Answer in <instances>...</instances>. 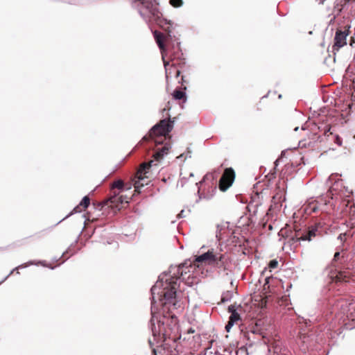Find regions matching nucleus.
<instances>
[{
	"mask_svg": "<svg viewBox=\"0 0 355 355\" xmlns=\"http://www.w3.org/2000/svg\"><path fill=\"white\" fill-rule=\"evenodd\" d=\"M291 287H292V284H289L288 285V286H287L286 291H288V289L291 288Z\"/></svg>",
	"mask_w": 355,
	"mask_h": 355,
	"instance_id": "7c9ffc66",
	"label": "nucleus"
},
{
	"mask_svg": "<svg viewBox=\"0 0 355 355\" xmlns=\"http://www.w3.org/2000/svg\"><path fill=\"white\" fill-rule=\"evenodd\" d=\"M239 320H240V315L237 313V311L231 313V315L229 318V320L232 321L234 323Z\"/></svg>",
	"mask_w": 355,
	"mask_h": 355,
	"instance_id": "2eb2a0df",
	"label": "nucleus"
},
{
	"mask_svg": "<svg viewBox=\"0 0 355 355\" xmlns=\"http://www.w3.org/2000/svg\"><path fill=\"white\" fill-rule=\"evenodd\" d=\"M66 218H67V217L66 216L65 218H64L62 219V220H63L64 219H65ZM61 222H62V220H59V223H61Z\"/></svg>",
	"mask_w": 355,
	"mask_h": 355,
	"instance_id": "a19ab883",
	"label": "nucleus"
},
{
	"mask_svg": "<svg viewBox=\"0 0 355 355\" xmlns=\"http://www.w3.org/2000/svg\"><path fill=\"white\" fill-rule=\"evenodd\" d=\"M187 182V178L184 177L181 178L178 182V187H183Z\"/></svg>",
	"mask_w": 355,
	"mask_h": 355,
	"instance_id": "6ab92c4d",
	"label": "nucleus"
},
{
	"mask_svg": "<svg viewBox=\"0 0 355 355\" xmlns=\"http://www.w3.org/2000/svg\"><path fill=\"white\" fill-rule=\"evenodd\" d=\"M133 6L146 22H158L162 16L155 0H135Z\"/></svg>",
	"mask_w": 355,
	"mask_h": 355,
	"instance_id": "f03ea898",
	"label": "nucleus"
},
{
	"mask_svg": "<svg viewBox=\"0 0 355 355\" xmlns=\"http://www.w3.org/2000/svg\"><path fill=\"white\" fill-rule=\"evenodd\" d=\"M191 266L190 261H186L178 266H171L168 272L162 273L155 285L151 288V319L150 326L153 341L157 342L166 334L164 322L161 321L157 311L159 308L171 311L180 305L177 300V289L180 286V277L187 272L184 268Z\"/></svg>",
	"mask_w": 355,
	"mask_h": 355,
	"instance_id": "f257e3e1",
	"label": "nucleus"
},
{
	"mask_svg": "<svg viewBox=\"0 0 355 355\" xmlns=\"http://www.w3.org/2000/svg\"><path fill=\"white\" fill-rule=\"evenodd\" d=\"M173 128V121L166 119L161 120L158 123L153 125L150 130V135L165 136L168 135Z\"/></svg>",
	"mask_w": 355,
	"mask_h": 355,
	"instance_id": "39448f33",
	"label": "nucleus"
},
{
	"mask_svg": "<svg viewBox=\"0 0 355 355\" xmlns=\"http://www.w3.org/2000/svg\"><path fill=\"white\" fill-rule=\"evenodd\" d=\"M119 201L122 203V202H123V196H120V197L119 198Z\"/></svg>",
	"mask_w": 355,
	"mask_h": 355,
	"instance_id": "2f4dec72",
	"label": "nucleus"
},
{
	"mask_svg": "<svg viewBox=\"0 0 355 355\" xmlns=\"http://www.w3.org/2000/svg\"><path fill=\"white\" fill-rule=\"evenodd\" d=\"M270 279V277H266L265 279V285L264 286H266V284H268L269 283Z\"/></svg>",
	"mask_w": 355,
	"mask_h": 355,
	"instance_id": "c85d7f7f",
	"label": "nucleus"
},
{
	"mask_svg": "<svg viewBox=\"0 0 355 355\" xmlns=\"http://www.w3.org/2000/svg\"><path fill=\"white\" fill-rule=\"evenodd\" d=\"M335 142L338 146H341L342 145V139L339 136L337 135L335 137Z\"/></svg>",
	"mask_w": 355,
	"mask_h": 355,
	"instance_id": "5701e85b",
	"label": "nucleus"
},
{
	"mask_svg": "<svg viewBox=\"0 0 355 355\" xmlns=\"http://www.w3.org/2000/svg\"><path fill=\"white\" fill-rule=\"evenodd\" d=\"M112 188L122 189L123 188V182L121 180H118L115 181L112 184Z\"/></svg>",
	"mask_w": 355,
	"mask_h": 355,
	"instance_id": "dca6fc26",
	"label": "nucleus"
},
{
	"mask_svg": "<svg viewBox=\"0 0 355 355\" xmlns=\"http://www.w3.org/2000/svg\"><path fill=\"white\" fill-rule=\"evenodd\" d=\"M235 173L232 168H226L219 181V188L221 191H226L233 183Z\"/></svg>",
	"mask_w": 355,
	"mask_h": 355,
	"instance_id": "423d86ee",
	"label": "nucleus"
},
{
	"mask_svg": "<svg viewBox=\"0 0 355 355\" xmlns=\"http://www.w3.org/2000/svg\"><path fill=\"white\" fill-rule=\"evenodd\" d=\"M316 210H317V207H313L312 208V211H313V212H315V211H316Z\"/></svg>",
	"mask_w": 355,
	"mask_h": 355,
	"instance_id": "f704fd0d",
	"label": "nucleus"
},
{
	"mask_svg": "<svg viewBox=\"0 0 355 355\" xmlns=\"http://www.w3.org/2000/svg\"><path fill=\"white\" fill-rule=\"evenodd\" d=\"M230 294L226 293L225 295H223L221 300L223 302H225L228 301L230 300Z\"/></svg>",
	"mask_w": 355,
	"mask_h": 355,
	"instance_id": "412c9836",
	"label": "nucleus"
},
{
	"mask_svg": "<svg viewBox=\"0 0 355 355\" xmlns=\"http://www.w3.org/2000/svg\"><path fill=\"white\" fill-rule=\"evenodd\" d=\"M162 59H163L164 65V67H165V69H166V73H167L166 67H167V65H168L169 62L165 60L164 56L163 54H162Z\"/></svg>",
	"mask_w": 355,
	"mask_h": 355,
	"instance_id": "b1692460",
	"label": "nucleus"
},
{
	"mask_svg": "<svg viewBox=\"0 0 355 355\" xmlns=\"http://www.w3.org/2000/svg\"><path fill=\"white\" fill-rule=\"evenodd\" d=\"M228 311L231 313H234L236 311V306L235 305H230L228 307Z\"/></svg>",
	"mask_w": 355,
	"mask_h": 355,
	"instance_id": "4be33fe9",
	"label": "nucleus"
},
{
	"mask_svg": "<svg viewBox=\"0 0 355 355\" xmlns=\"http://www.w3.org/2000/svg\"><path fill=\"white\" fill-rule=\"evenodd\" d=\"M321 228L320 223L315 224L309 227L302 233H301V240L302 241H311L314 238L321 235Z\"/></svg>",
	"mask_w": 355,
	"mask_h": 355,
	"instance_id": "0eeeda50",
	"label": "nucleus"
},
{
	"mask_svg": "<svg viewBox=\"0 0 355 355\" xmlns=\"http://www.w3.org/2000/svg\"><path fill=\"white\" fill-rule=\"evenodd\" d=\"M330 180H331V177H329L327 179V182L329 181Z\"/></svg>",
	"mask_w": 355,
	"mask_h": 355,
	"instance_id": "37998d69",
	"label": "nucleus"
},
{
	"mask_svg": "<svg viewBox=\"0 0 355 355\" xmlns=\"http://www.w3.org/2000/svg\"><path fill=\"white\" fill-rule=\"evenodd\" d=\"M193 174L192 173H191L189 174V177L191 178V177H193Z\"/></svg>",
	"mask_w": 355,
	"mask_h": 355,
	"instance_id": "c9c22d12",
	"label": "nucleus"
},
{
	"mask_svg": "<svg viewBox=\"0 0 355 355\" xmlns=\"http://www.w3.org/2000/svg\"><path fill=\"white\" fill-rule=\"evenodd\" d=\"M298 128H299L298 127H296V128L294 129V130H295V131H297V130H298Z\"/></svg>",
	"mask_w": 355,
	"mask_h": 355,
	"instance_id": "58836bf2",
	"label": "nucleus"
},
{
	"mask_svg": "<svg viewBox=\"0 0 355 355\" xmlns=\"http://www.w3.org/2000/svg\"><path fill=\"white\" fill-rule=\"evenodd\" d=\"M340 257V252H337L335 253L334 256V261H337Z\"/></svg>",
	"mask_w": 355,
	"mask_h": 355,
	"instance_id": "a878e982",
	"label": "nucleus"
},
{
	"mask_svg": "<svg viewBox=\"0 0 355 355\" xmlns=\"http://www.w3.org/2000/svg\"><path fill=\"white\" fill-rule=\"evenodd\" d=\"M180 71H177V76H179V75H180Z\"/></svg>",
	"mask_w": 355,
	"mask_h": 355,
	"instance_id": "e433bc0d",
	"label": "nucleus"
},
{
	"mask_svg": "<svg viewBox=\"0 0 355 355\" xmlns=\"http://www.w3.org/2000/svg\"><path fill=\"white\" fill-rule=\"evenodd\" d=\"M301 233L298 231L295 232V236H291L288 238V243L290 244L291 248H296L299 245L300 241H301Z\"/></svg>",
	"mask_w": 355,
	"mask_h": 355,
	"instance_id": "9b49d317",
	"label": "nucleus"
},
{
	"mask_svg": "<svg viewBox=\"0 0 355 355\" xmlns=\"http://www.w3.org/2000/svg\"><path fill=\"white\" fill-rule=\"evenodd\" d=\"M154 162L153 160L149 162H144L140 165L139 168L137 173V180L135 183V187L137 190L139 188L144 187V184H148V180L146 181V179H149L150 168Z\"/></svg>",
	"mask_w": 355,
	"mask_h": 355,
	"instance_id": "20e7f679",
	"label": "nucleus"
},
{
	"mask_svg": "<svg viewBox=\"0 0 355 355\" xmlns=\"http://www.w3.org/2000/svg\"><path fill=\"white\" fill-rule=\"evenodd\" d=\"M332 189H333L332 188L330 189L329 194H328V196H331V200H333L334 198H337V197L335 196V194L332 193Z\"/></svg>",
	"mask_w": 355,
	"mask_h": 355,
	"instance_id": "393cba45",
	"label": "nucleus"
},
{
	"mask_svg": "<svg viewBox=\"0 0 355 355\" xmlns=\"http://www.w3.org/2000/svg\"><path fill=\"white\" fill-rule=\"evenodd\" d=\"M33 264V262L31 261L29 262L28 264H21V265H19V266L16 267L15 268H14L13 270H12L10 273L2 280L0 282V284H1L3 282H5L10 275H11L13 272L16 270H18L19 268H26L28 266H30V265H32Z\"/></svg>",
	"mask_w": 355,
	"mask_h": 355,
	"instance_id": "4468645a",
	"label": "nucleus"
},
{
	"mask_svg": "<svg viewBox=\"0 0 355 355\" xmlns=\"http://www.w3.org/2000/svg\"><path fill=\"white\" fill-rule=\"evenodd\" d=\"M340 306V303H338V304L336 305V307L339 306ZM344 306V303H342L340 304V306L343 307Z\"/></svg>",
	"mask_w": 355,
	"mask_h": 355,
	"instance_id": "473e14b6",
	"label": "nucleus"
},
{
	"mask_svg": "<svg viewBox=\"0 0 355 355\" xmlns=\"http://www.w3.org/2000/svg\"><path fill=\"white\" fill-rule=\"evenodd\" d=\"M349 28H345L344 31L337 30L334 37V44L333 46L334 51H338L339 49L343 47L347 44V37L349 35Z\"/></svg>",
	"mask_w": 355,
	"mask_h": 355,
	"instance_id": "6e6552de",
	"label": "nucleus"
},
{
	"mask_svg": "<svg viewBox=\"0 0 355 355\" xmlns=\"http://www.w3.org/2000/svg\"><path fill=\"white\" fill-rule=\"evenodd\" d=\"M329 203H330L329 200V201H326V202H325V205H327V204H329Z\"/></svg>",
	"mask_w": 355,
	"mask_h": 355,
	"instance_id": "ea45409f",
	"label": "nucleus"
},
{
	"mask_svg": "<svg viewBox=\"0 0 355 355\" xmlns=\"http://www.w3.org/2000/svg\"><path fill=\"white\" fill-rule=\"evenodd\" d=\"M90 204V199L88 196H84L83 198L82 199V200L80 201V202L79 203L78 205H77L76 207H75L73 209L72 211H71L67 216V217H69V216L72 215L74 213H78V212H80L82 211V209H80L81 207H83L84 209H86L89 207Z\"/></svg>",
	"mask_w": 355,
	"mask_h": 355,
	"instance_id": "1a4fd4ad",
	"label": "nucleus"
},
{
	"mask_svg": "<svg viewBox=\"0 0 355 355\" xmlns=\"http://www.w3.org/2000/svg\"><path fill=\"white\" fill-rule=\"evenodd\" d=\"M340 277H339V278L341 279L342 278V274L341 273L340 274Z\"/></svg>",
	"mask_w": 355,
	"mask_h": 355,
	"instance_id": "c03bdc74",
	"label": "nucleus"
},
{
	"mask_svg": "<svg viewBox=\"0 0 355 355\" xmlns=\"http://www.w3.org/2000/svg\"><path fill=\"white\" fill-rule=\"evenodd\" d=\"M278 266V261L276 259L271 260L268 263V268L270 270L275 269Z\"/></svg>",
	"mask_w": 355,
	"mask_h": 355,
	"instance_id": "f3484780",
	"label": "nucleus"
},
{
	"mask_svg": "<svg viewBox=\"0 0 355 355\" xmlns=\"http://www.w3.org/2000/svg\"><path fill=\"white\" fill-rule=\"evenodd\" d=\"M152 352H153V355H157V352L156 349L153 348L152 350Z\"/></svg>",
	"mask_w": 355,
	"mask_h": 355,
	"instance_id": "c756f323",
	"label": "nucleus"
},
{
	"mask_svg": "<svg viewBox=\"0 0 355 355\" xmlns=\"http://www.w3.org/2000/svg\"><path fill=\"white\" fill-rule=\"evenodd\" d=\"M155 41L160 49L162 53L164 51V35L162 33L158 32L157 31L153 33Z\"/></svg>",
	"mask_w": 355,
	"mask_h": 355,
	"instance_id": "f8f14e48",
	"label": "nucleus"
},
{
	"mask_svg": "<svg viewBox=\"0 0 355 355\" xmlns=\"http://www.w3.org/2000/svg\"><path fill=\"white\" fill-rule=\"evenodd\" d=\"M169 145H164L161 148H159L153 155L155 160L159 161L163 158L165 155H167L169 151Z\"/></svg>",
	"mask_w": 355,
	"mask_h": 355,
	"instance_id": "9d476101",
	"label": "nucleus"
},
{
	"mask_svg": "<svg viewBox=\"0 0 355 355\" xmlns=\"http://www.w3.org/2000/svg\"><path fill=\"white\" fill-rule=\"evenodd\" d=\"M184 210L182 209L180 211V213L178 215V218H184V217H185V215L184 214Z\"/></svg>",
	"mask_w": 355,
	"mask_h": 355,
	"instance_id": "bb28decb",
	"label": "nucleus"
},
{
	"mask_svg": "<svg viewBox=\"0 0 355 355\" xmlns=\"http://www.w3.org/2000/svg\"><path fill=\"white\" fill-rule=\"evenodd\" d=\"M66 218H67V217L66 216L65 218H64L62 219V220H63L64 219H65ZM61 222H62V220H59V223H61Z\"/></svg>",
	"mask_w": 355,
	"mask_h": 355,
	"instance_id": "79ce46f5",
	"label": "nucleus"
},
{
	"mask_svg": "<svg viewBox=\"0 0 355 355\" xmlns=\"http://www.w3.org/2000/svg\"><path fill=\"white\" fill-rule=\"evenodd\" d=\"M345 235H346L345 234H340L338 236V239H340V241H342L345 238Z\"/></svg>",
	"mask_w": 355,
	"mask_h": 355,
	"instance_id": "cd10ccee",
	"label": "nucleus"
},
{
	"mask_svg": "<svg viewBox=\"0 0 355 355\" xmlns=\"http://www.w3.org/2000/svg\"><path fill=\"white\" fill-rule=\"evenodd\" d=\"M234 322H233L232 321H228L227 324L225 325V329L227 332H229L230 331V329H232V327L234 326Z\"/></svg>",
	"mask_w": 355,
	"mask_h": 355,
	"instance_id": "aec40b11",
	"label": "nucleus"
},
{
	"mask_svg": "<svg viewBox=\"0 0 355 355\" xmlns=\"http://www.w3.org/2000/svg\"><path fill=\"white\" fill-rule=\"evenodd\" d=\"M346 2L347 3H349V2H354L355 0H345Z\"/></svg>",
	"mask_w": 355,
	"mask_h": 355,
	"instance_id": "72a5a7b5",
	"label": "nucleus"
},
{
	"mask_svg": "<svg viewBox=\"0 0 355 355\" xmlns=\"http://www.w3.org/2000/svg\"><path fill=\"white\" fill-rule=\"evenodd\" d=\"M152 342H153V341H152V340H151V339H150V340H149V343H150V345H152Z\"/></svg>",
	"mask_w": 355,
	"mask_h": 355,
	"instance_id": "4c0bfd02",
	"label": "nucleus"
},
{
	"mask_svg": "<svg viewBox=\"0 0 355 355\" xmlns=\"http://www.w3.org/2000/svg\"><path fill=\"white\" fill-rule=\"evenodd\" d=\"M170 4L173 7H180L182 5V0H170Z\"/></svg>",
	"mask_w": 355,
	"mask_h": 355,
	"instance_id": "a211bd4d",
	"label": "nucleus"
},
{
	"mask_svg": "<svg viewBox=\"0 0 355 355\" xmlns=\"http://www.w3.org/2000/svg\"><path fill=\"white\" fill-rule=\"evenodd\" d=\"M173 97L175 100H181L184 98V101H187L186 93L181 90H175L173 93Z\"/></svg>",
	"mask_w": 355,
	"mask_h": 355,
	"instance_id": "ddd939ff",
	"label": "nucleus"
},
{
	"mask_svg": "<svg viewBox=\"0 0 355 355\" xmlns=\"http://www.w3.org/2000/svg\"><path fill=\"white\" fill-rule=\"evenodd\" d=\"M225 254L218 252L214 248L209 249L207 252L195 257L194 261L197 263H205L208 265L220 266L224 263Z\"/></svg>",
	"mask_w": 355,
	"mask_h": 355,
	"instance_id": "7ed1b4c3",
	"label": "nucleus"
}]
</instances>
